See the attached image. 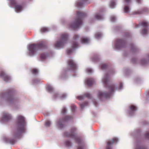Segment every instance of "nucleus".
<instances>
[{
  "label": "nucleus",
  "instance_id": "ddd939ff",
  "mask_svg": "<svg viewBox=\"0 0 149 149\" xmlns=\"http://www.w3.org/2000/svg\"><path fill=\"white\" fill-rule=\"evenodd\" d=\"M67 63L71 69L74 70L77 68V65L73 60H69L67 61Z\"/></svg>",
  "mask_w": 149,
  "mask_h": 149
},
{
  "label": "nucleus",
  "instance_id": "dca6fc26",
  "mask_svg": "<svg viewBox=\"0 0 149 149\" xmlns=\"http://www.w3.org/2000/svg\"><path fill=\"white\" fill-rule=\"evenodd\" d=\"M84 97H86L88 98H90L91 97V95L88 93L85 94L83 96H79L77 97V98L79 100H82L84 99Z\"/></svg>",
  "mask_w": 149,
  "mask_h": 149
},
{
  "label": "nucleus",
  "instance_id": "b1692460",
  "mask_svg": "<svg viewBox=\"0 0 149 149\" xmlns=\"http://www.w3.org/2000/svg\"><path fill=\"white\" fill-rule=\"evenodd\" d=\"M32 72L34 75H37L38 73V71L37 69L34 68L32 69Z\"/></svg>",
  "mask_w": 149,
  "mask_h": 149
},
{
  "label": "nucleus",
  "instance_id": "de8ad7c7",
  "mask_svg": "<svg viewBox=\"0 0 149 149\" xmlns=\"http://www.w3.org/2000/svg\"><path fill=\"white\" fill-rule=\"evenodd\" d=\"M87 72L88 73H90L92 72V70L90 69H88L87 70Z\"/></svg>",
  "mask_w": 149,
  "mask_h": 149
},
{
  "label": "nucleus",
  "instance_id": "a18cd8bd",
  "mask_svg": "<svg viewBox=\"0 0 149 149\" xmlns=\"http://www.w3.org/2000/svg\"><path fill=\"white\" fill-rule=\"evenodd\" d=\"M15 141L14 140H13L12 141L10 140L9 141V142L10 143L12 144H14L15 143Z\"/></svg>",
  "mask_w": 149,
  "mask_h": 149
},
{
  "label": "nucleus",
  "instance_id": "6ab92c4d",
  "mask_svg": "<svg viewBox=\"0 0 149 149\" xmlns=\"http://www.w3.org/2000/svg\"><path fill=\"white\" fill-rule=\"evenodd\" d=\"M94 81L93 79L89 78L87 80L86 83L88 86H90L93 85Z\"/></svg>",
  "mask_w": 149,
  "mask_h": 149
},
{
  "label": "nucleus",
  "instance_id": "20e7f679",
  "mask_svg": "<svg viewBox=\"0 0 149 149\" xmlns=\"http://www.w3.org/2000/svg\"><path fill=\"white\" fill-rule=\"evenodd\" d=\"M77 17L73 22L70 24V27L73 29H74L77 28L82 24V19L83 17L86 16V13L80 12H77Z\"/></svg>",
  "mask_w": 149,
  "mask_h": 149
},
{
  "label": "nucleus",
  "instance_id": "c85d7f7f",
  "mask_svg": "<svg viewBox=\"0 0 149 149\" xmlns=\"http://www.w3.org/2000/svg\"><path fill=\"white\" fill-rule=\"evenodd\" d=\"M65 144L66 146L68 147H71L72 145L71 143L69 141H67L65 142Z\"/></svg>",
  "mask_w": 149,
  "mask_h": 149
},
{
  "label": "nucleus",
  "instance_id": "603ef678",
  "mask_svg": "<svg viewBox=\"0 0 149 149\" xmlns=\"http://www.w3.org/2000/svg\"><path fill=\"white\" fill-rule=\"evenodd\" d=\"M136 1L137 2L140 3L141 2V0H136Z\"/></svg>",
  "mask_w": 149,
  "mask_h": 149
},
{
  "label": "nucleus",
  "instance_id": "4468645a",
  "mask_svg": "<svg viewBox=\"0 0 149 149\" xmlns=\"http://www.w3.org/2000/svg\"><path fill=\"white\" fill-rule=\"evenodd\" d=\"M140 26L144 27H147L148 26V23L146 21H143L139 23V24L135 25V27L136 28H138Z\"/></svg>",
  "mask_w": 149,
  "mask_h": 149
},
{
  "label": "nucleus",
  "instance_id": "f3484780",
  "mask_svg": "<svg viewBox=\"0 0 149 149\" xmlns=\"http://www.w3.org/2000/svg\"><path fill=\"white\" fill-rule=\"evenodd\" d=\"M147 10L146 8H144L141 10H137L133 13L134 15H140L143 13L144 11H146Z\"/></svg>",
  "mask_w": 149,
  "mask_h": 149
},
{
  "label": "nucleus",
  "instance_id": "f8f14e48",
  "mask_svg": "<svg viewBox=\"0 0 149 149\" xmlns=\"http://www.w3.org/2000/svg\"><path fill=\"white\" fill-rule=\"evenodd\" d=\"M125 42L123 39H118L116 41L115 46L117 48H120L124 47L125 45Z\"/></svg>",
  "mask_w": 149,
  "mask_h": 149
},
{
  "label": "nucleus",
  "instance_id": "aec40b11",
  "mask_svg": "<svg viewBox=\"0 0 149 149\" xmlns=\"http://www.w3.org/2000/svg\"><path fill=\"white\" fill-rule=\"evenodd\" d=\"M89 41V39L88 38L82 37L81 38V42L82 43H87Z\"/></svg>",
  "mask_w": 149,
  "mask_h": 149
},
{
  "label": "nucleus",
  "instance_id": "473e14b6",
  "mask_svg": "<svg viewBox=\"0 0 149 149\" xmlns=\"http://www.w3.org/2000/svg\"><path fill=\"white\" fill-rule=\"evenodd\" d=\"M129 8L128 6H125L124 8V10L125 13H128L129 11Z\"/></svg>",
  "mask_w": 149,
  "mask_h": 149
},
{
  "label": "nucleus",
  "instance_id": "7ed1b4c3",
  "mask_svg": "<svg viewBox=\"0 0 149 149\" xmlns=\"http://www.w3.org/2000/svg\"><path fill=\"white\" fill-rule=\"evenodd\" d=\"M77 128L75 127H72L70 130V133L65 132L64 134V135L66 137H70L72 138H74L75 139L76 142L78 145L80 144L78 147V149H83L84 146L82 144L81 140L80 137H76V132L77 130Z\"/></svg>",
  "mask_w": 149,
  "mask_h": 149
},
{
  "label": "nucleus",
  "instance_id": "1a4fd4ad",
  "mask_svg": "<svg viewBox=\"0 0 149 149\" xmlns=\"http://www.w3.org/2000/svg\"><path fill=\"white\" fill-rule=\"evenodd\" d=\"M72 117L68 116L63 117L62 119L59 120L58 122V126L60 128H62L63 127V123L67 122L70 120Z\"/></svg>",
  "mask_w": 149,
  "mask_h": 149
},
{
  "label": "nucleus",
  "instance_id": "3c124183",
  "mask_svg": "<svg viewBox=\"0 0 149 149\" xmlns=\"http://www.w3.org/2000/svg\"><path fill=\"white\" fill-rule=\"evenodd\" d=\"M130 0H125V1L126 3H129L130 2Z\"/></svg>",
  "mask_w": 149,
  "mask_h": 149
},
{
  "label": "nucleus",
  "instance_id": "58836bf2",
  "mask_svg": "<svg viewBox=\"0 0 149 149\" xmlns=\"http://www.w3.org/2000/svg\"><path fill=\"white\" fill-rule=\"evenodd\" d=\"M72 49H69L68 50H67V53L68 54H70L72 52Z\"/></svg>",
  "mask_w": 149,
  "mask_h": 149
},
{
  "label": "nucleus",
  "instance_id": "7c9ffc66",
  "mask_svg": "<svg viewBox=\"0 0 149 149\" xmlns=\"http://www.w3.org/2000/svg\"><path fill=\"white\" fill-rule=\"evenodd\" d=\"M130 109L131 111H134L136 110V108L134 106L132 105L130 107Z\"/></svg>",
  "mask_w": 149,
  "mask_h": 149
},
{
  "label": "nucleus",
  "instance_id": "ea45409f",
  "mask_svg": "<svg viewBox=\"0 0 149 149\" xmlns=\"http://www.w3.org/2000/svg\"><path fill=\"white\" fill-rule=\"evenodd\" d=\"M76 108V107L75 105H72L71 106V109L72 111H74L75 109Z\"/></svg>",
  "mask_w": 149,
  "mask_h": 149
},
{
  "label": "nucleus",
  "instance_id": "9d476101",
  "mask_svg": "<svg viewBox=\"0 0 149 149\" xmlns=\"http://www.w3.org/2000/svg\"><path fill=\"white\" fill-rule=\"evenodd\" d=\"M0 77L2 78L4 81L6 82L11 80L10 77L2 70L0 71Z\"/></svg>",
  "mask_w": 149,
  "mask_h": 149
},
{
  "label": "nucleus",
  "instance_id": "c9c22d12",
  "mask_svg": "<svg viewBox=\"0 0 149 149\" xmlns=\"http://www.w3.org/2000/svg\"><path fill=\"white\" fill-rule=\"evenodd\" d=\"M115 5V3L114 2H112L111 3L110 7L112 8H113Z\"/></svg>",
  "mask_w": 149,
  "mask_h": 149
},
{
  "label": "nucleus",
  "instance_id": "5fc2aeb1",
  "mask_svg": "<svg viewBox=\"0 0 149 149\" xmlns=\"http://www.w3.org/2000/svg\"><path fill=\"white\" fill-rule=\"evenodd\" d=\"M148 94H149V92H148Z\"/></svg>",
  "mask_w": 149,
  "mask_h": 149
},
{
  "label": "nucleus",
  "instance_id": "c03bdc74",
  "mask_svg": "<svg viewBox=\"0 0 149 149\" xmlns=\"http://www.w3.org/2000/svg\"><path fill=\"white\" fill-rule=\"evenodd\" d=\"M115 20V18L114 17H111V20L112 22H114Z\"/></svg>",
  "mask_w": 149,
  "mask_h": 149
},
{
  "label": "nucleus",
  "instance_id": "8fccbe9b",
  "mask_svg": "<svg viewBox=\"0 0 149 149\" xmlns=\"http://www.w3.org/2000/svg\"><path fill=\"white\" fill-rule=\"evenodd\" d=\"M136 59H132V63H134V61H136Z\"/></svg>",
  "mask_w": 149,
  "mask_h": 149
},
{
  "label": "nucleus",
  "instance_id": "5701e85b",
  "mask_svg": "<svg viewBox=\"0 0 149 149\" xmlns=\"http://www.w3.org/2000/svg\"><path fill=\"white\" fill-rule=\"evenodd\" d=\"M46 54L45 53H42L40 54V57L41 60H44L46 58Z\"/></svg>",
  "mask_w": 149,
  "mask_h": 149
},
{
  "label": "nucleus",
  "instance_id": "79ce46f5",
  "mask_svg": "<svg viewBox=\"0 0 149 149\" xmlns=\"http://www.w3.org/2000/svg\"><path fill=\"white\" fill-rule=\"evenodd\" d=\"M66 96V95L65 94H62V95H61V99H63V98L65 97Z\"/></svg>",
  "mask_w": 149,
  "mask_h": 149
},
{
  "label": "nucleus",
  "instance_id": "a211bd4d",
  "mask_svg": "<svg viewBox=\"0 0 149 149\" xmlns=\"http://www.w3.org/2000/svg\"><path fill=\"white\" fill-rule=\"evenodd\" d=\"M88 0H81L80 1L77 3V6L78 7H81L83 4H85Z\"/></svg>",
  "mask_w": 149,
  "mask_h": 149
},
{
  "label": "nucleus",
  "instance_id": "e433bc0d",
  "mask_svg": "<svg viewBox=\"0 0 149 149\" xmlns=\"http://www.w3.org/2000/svg\"><path fill=\"white\" fill-rule=\"evenodd\" d=\"M101 34L100 33H97L95 35V37L96 38H98L101 36Z\"/></svg>",
  "mask_w": 149,
  "mask_h": 149
},
{
  "label": "nucleus",
  "instance_id": "393cba45",
  "mask_svg": "<svg viewBox=\"0 0 149 149\" xmlns=\"http://www.w3.org/2000/svg\"><path fill=\"white\" fill-rule=\"evenodd\" d=\"M47 91L49 92H51L53 91V88L50 86H47Z\"/></svg>",
  "mask_w": 149,
  "mask_h": 149
},
{
  "label": "nucleus",
  "instance_id": "a878e982",
  "mask_svg": "<svg viewBox=\"0 0 149 149\" xmlns=\"http://www.w3.org/2000/svg\"><path fill=\"white\" fill-rule=\"evenodd\" d=\"M78 47V44L77 42H73L72 46V47L73 49H74V48H77Z\"/></svg>",
  "mask_w": 149,
  "mask_h": 149
},
{
  "label": "nucleus",
  "instance_id": "423d86ee",
  "mask_svg": "<svg viewBox=\"0 0 149 149\" xmlns=\"http://www.w3.org/2000/svg\"><path fill=\"white\" fill-rule=\"evenodd\" d=\"M68 39V35L66 33L62 35L60 40L57 42L55 44L54 46L56 47H63L64 44L66 43Z\"/></svg>",
  "mask_w": 149,
  "mask_h": 149
},
{
  "label": "nucleus",
  "instance_id": "37998d69",
  "mask_svg": "<svg viewBox=\"0 0 149 149\" xmlns=\"http://www.w3.org/2000/svg\"><path fill=\"white\" fill-rule=\"evenodd\" d=\"M141 63L142 64H144L146 63V61L145 60H143L141 61Z\"/></svg>",
  "mask_w": 149,
  "mask_h": 149
},
{
  "label": "nucleus",
  "instance_id": "864d4df0",
  "mask_svg": "<svg viewBox=\"0 0 149 149\" xmlns=\"http://www.w3.org/2000/svg\"><path fill=\"white\" fill-rule=\"evenodd\" d=\"M94 104H95V106H97V102H94Z\"/></svg>",
  "mask_w": 149,
  "mask_h": 149
},
{
  "label": "nucleus",
  "instance_id": "f03ea898",
  "mask_svg": "<svg viewBox=\"0 0 149 149\" xmlns=\"http://www.w3.org/2000/svg\"><path fill=\"white\" fill-rule=\"evenodd\" d=\"M16 124L17 129L13 134L15 138L19 137L22 133L24 132L26 123L24 117L21 115L17 117Z\"/></svg>",
  "mask_w": 149,
  "mask_h": 149
},
{
  "label": "nucleus",
  "instance_id": "2f4dec72",
  "mask_svg": "<svg viewBox=\"0 0 149 149\" xmlns=\"http://www.w3.org/2000/svg\"><path fill=\"white\" fill-rule=\"evenodd\" d=\"M107 67V65L106 64H103L101 66V69L102 70H104L106 69Z\"/></svg>",
  "mask_w": 149,
  "mask_h": 149
},
{
  "label": "nucleus",
  "instance_id": "c756f323",
  "mask_svg": "<svg viewBox=\"0 0 149 149\" xmlns=\"http://www.w3.org/2000/svg\"><path fill=\"white\" fill-rule=\"evenodd\" d=\"M51 125L50 122L48 120H46L45 123V125L46 127H49Z\"/></svg>",
  "mask_w": 149,
  "mask_h": 149
},
{
  "label": "nucleus",
  "instance_id": "9b49d317",
  "mask_svg": "<svg viewBox=\"0 0 149 149\" xmlns=\"http://www.w3.org/2000/svg\"><path fill=\"white\" fill-rule=\"evenodd\" d=\"M118 141V139L117 138H113L112 139L107 142L106 149H111L113 144L114 143H117Z\"/></svg>",
  "mask_w": 149,
  "mask_h": 149
},
{
  "label": "nucleus",
  "instance_id": "09e8293b",
  "mask_svg": "<svg viewBox=\"0 0 149 149\" xmlns=\"http://www.w3.org/2000/svg\"><path fill=\"white\" fill-rule=\"evenodd\" d=\"M145 136L147 138H149V132L147 133L145 135Z\"/></svg>",
  "mask_w": 149,
  "mask_h": 149
},
{
  "label": "nucleus",
  "instance_id": "4c0bfd02",
  "mask_svg": "<svg viewBox=\"0 0 149 149\" xmlns=\"http://www.w3.org/2000/svg\"><path fill=\"white\" fill-rule=\"evenodd\" d=\"M66 109L64 107L62 109V113H66Z\"/></svg>",
  "mask_w": 149,
  "mask_h": 149
},
{
  "label": "nucleus",
  "instance_id": "f257e3e1",
  "mask_svg": "<svg viewBox=\"0 0 149 149\" xmlns=\"http://www.w3.org/2000/svg\"><path fill=\"white\" fill-rule=\"evenodd\" d=\"M102 81L104 84V86L106 88H107L109 91V92H102L99 91L98 93V97L99 98L102 100L103 98H107L110 97L111 93L113 92L115 89V86L113 84L109 85V75L108 74H106L102 79Z\"/></svg>",
  "mask_w": 149,
  "mask_h": 149
},
{
  "label": "nucleus",
  "instance_id": "a19ab883",
  "mask_svg": "<svg viewBox=\"0 0 149 149\" xmlns=\"http://www.w3.org/2000/svg\"><path fill=\"white\" fill-rule=\"evenodd\" d=\"M136 149H146V148L144 147H137Z\"/></svg>",
  "mask_w": 149,
  "mask_h": 149
},
{
  "label": "nucleus",
  "instance_id": "cd10ccee",
  "mask_svg": "<svg viewBox=\"0 0 149 149\" xmlns=\"http://www.w3.org/2000/svg\"><path fill=\"white\" fill-rule=\"evenodd\" d=\"M148 30L146 29H143L141 31V33L143 35H146L147 34Z\"/></svg>",
  "mask_w": 149,
  "mask_h": 149
},
{
  "label": "nucleus",
  "instance_id": "412c9836",
  "mask_svg": "<svg viewBox=\"0 0 149 149\" xmlns=\"http://www.w3.org/2000/svg\"><path fill=\"white\" fill-rule=\"evenodd\" d=\"M95 17L96 19L97 20H100L103 19L102 16L97 14L95 15Z\"/></svg>",
  "mask_w": 149,
  "mask_h": 149
},
{
  "label": "nucleus",
  "instance_id": "39448f33",
  "mask_svg": "<svg viewBox=\"0 0 149 149\" xmlns=\"http://www.w3.org/2000/svg\"><path fill=\"white\" fill-rule=\"evenodd\" d=\"M46 47V45L45 43L43 41H41L37 44L34 43L29 45V50L30 54L33 55L36 51Z\"/></svg>",
  "mask_w": 149,
  "mask_h": 149
},
{
  "label": "nucleus",
  "instance_id": "f704fd0d",
  "mask_svg": "<svg viewBox=\"0 0 149 149\" xmlns=\"http://www.w3.org/2000/svg\"><path fill=\"white\" fill-rule=\"evenodd\" d=\"M137 49L136 47L134 45L131 46V50L132 51H136Z\"/></svg>",
  "mask_w": 149,
  "mask_h": 149
},
{
  "label": "nucleus",
  "instance_id": "72a5a7b5",
  "mask_svg": "<svg viewBox=\"0 0 149 149\" xmlns=\"http://www.w3.org/2000/svg\"><path fill=\"white\" fill-rule=\"evenodd\" d=\"M79 36L78 35H75L73 37V39L74 40H76L79 38Z\"/></svg>",
  "mask_w": 149,
  "mask_h": 149
},
{
  "label": "nucleus",
  "instance_id": "0eeeda50",
  "mask_svg": "<svg viewBox=\"0 0 149 149\" xmlns=\"http://www.w3.org/2000/svg\"><path fill=\"white\" fill-rule=\"evenodd\" d=\"M5 96L7 97V100L9 102H12L15 100V98L13 95V91L9 89L6 93H3L2 96Z\"/></svg>",
  "mask_w": 149,
  "mask_h": 149
},
{
  "label": "nucleus",
  "instance_id": "bb28decb",
  "mask_svg": "<svg viewBox=\"0 0 149 149\" xmlns=\"http://www.w3.org/2000/svg\"><path fill=\"white\" fill-rule=\"evenodd\" d=\"M88 102H85L84 103L81 104L80 105L81 108L83 109L85 106H87L88 105Z\"/></svg>",
  "mask_w": 149,
  "mask_h": 149
},
{
  "label": "nucleus",
  "instance_id": "2eb2a0df",
  "mask_svg": "<svg viewBox=\"0 0 149 149\" xmlns=\"http://www.w3.org/2000/svg\"><path fill=\"white\" fill-rule=\"evenodd\" d=\"M11 118V116L10 115L6 113H4L2 117V119L5 120H8Z\"/></svg>",
  "mask_w": 149,
  "mask_h": 149
},
{
  "label": "nucleus",
  "instance_id": "4be33fe9",
  "mask_svg": "<svg viewBox=\"0 0 149 149\" xmlns=\"http://www.w3.org/2000/svg\"><path fill=\"white\" fill-rule=\"evenodd\" d=\"M48 31V29L47 28L43 27L40 29V31L42 33H45Z\"/></svg>",
  "mask_w": 149,
  "mask_h": 149
},
{
  "label": "nucleus",
  "instance_id": "49530a36",
  "mask_svg": "<svg viewBox=\"0 0 149 149\" xmlns=\"http://www.w3.org/2000/svg\"><path fill=\"white\" fill-rule=\"evenodd\" d=\"M123 87V84L121 83H120V86L119 87V89H121Z\"/></svg>",
  "mask_w": 149,
  "mask_h": 149
},
{
  "label": "nucleus",
  "instance_id": "6e6552de",
  "mask_svg": "<svg viewBox=\"0 0 149 149\" xmlns=\"http://www.w3.org/2000/svg\"><path fill=\"white\" fill-rule=\"evenodd\" d=\"M10 4L15 7V11L19 13L21 11L23 8V6L22 5L17 4L16 0H10Z\"/></svg>",
  "mask_w": 149,
  "mask_h": 149
}]
</instances>
